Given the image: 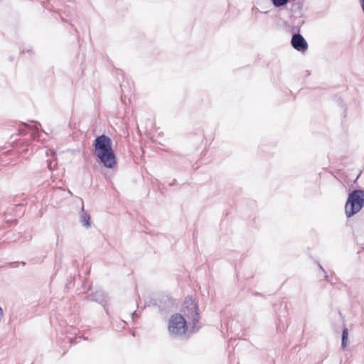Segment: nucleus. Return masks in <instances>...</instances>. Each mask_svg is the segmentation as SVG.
<instances>
[{
    "instance_id": "obj_1",
    "label": "nucleus",
    "mask_w": 364,
    "mask_h": 364,
    "mask_svg": "<svg viewBox=\"0 0 364 364\" xmlns=\"http://www.w3.org/2000/svg\"><path fill=\"white\" fill-rule=\"evenodd\" d=\"M93 146L95 156L105 167L113 168L117 165L112 141L108 136L102 134L97 136L94 140Z\"/></svg>"
},
{
    "instance_id": "obj_2",
    "label": "nucleus",
    "mask_w": 364,
    "mask_h": 364,
    "mask_svg": "<svg viewBox=\"0 0 364 364\" xmlns=\"http://www.w3.org/2000/svg\"><path fill=\"white\" fill-rule=\"evenodd\" d=\"M364 207V190L355 189L348 193L345 204V213L347 218L358 213Z\"/></svg>"
},
{
    "instance_id": "obj_3",
    "label": "nucleus",
    "mask_w": 364,
    "mask_h": 364,
    "mask_svg": "<svg viewBox=\"0 0 364 364\" xmlns=\"http://www.w3.org/2000/svg\"><path fill=\"white\" fill-rule=\"evenodd\" d=\"M168 330L171 336L182 338L188 330L187 321L180 314H173L168 320Z\"/></svg>"
},
{
    "instance_id": "obj_4",
    "label": "nucleus",
    "mask_w": 364,
    "mask_h": 364,
    "mask_svg": "<svg viewBox=\"0 0 364 364\" xmlns=\"http://www.w3.org/2000/svg\"><path fill=\"white\" fill-rule=\"evenodd\" d=\"M183 312V316L188 320L187 322H191L193 328H196L199 322L200 316L198 305L192 296L186 298Z\"/></svg>"
},
{
    "instance_id": "obj_5",
    "label": "nucleus",
    "mask_w": 364,
    "mask_h": 364,
    "mask_svg": "<svg viewBox=\"0 0 364 364\" xmlns=\"http://www.w3.org/2000/svg\"><path fill=\"white\" fill-rule=\"evenodd\" d=\"M291 44L296 50L299 52H305L308 49L306 41L299 32L292 35Z\"/></svg>"
},
{
    "instance_id": "obj_6",
    "label": "nucleus",
    "mask_w": 364,
    "mask_h": 364,
    "mask_svg": "<svg viewBox=\"0 0 364 364\" xmlns=\"http://www.w3.org/2000/svg\"><path fill=\"white\" fill-rule=\"evenodd\" d=\"M87 300L91 301H95L102 305L106 313L108 314L107 309H106V305L107 304V296L105 292L102 290L96 291L95 293H92L87 296Z\"/></svg>"
},
{
    "instance_id": "obj_7",
    "label": "nucleus",
    "mask_w": 364,
    "mask_h": 364,
    "mask_svg": "<svg viewBox=\"0 0 364 364\" xmlns=\"http://www.w3.org/2000/svg\"><path fill=\"white\" fill-rule=\"evenodd\" d=\"M23 127L18 129L19 134L24 135L26 134L28 132H31V136L33 139H36L38 136V129L41 127V124L37 122H31V124L27 125L26 124H23Z\"/></svg>"
},
{
    "instance_id": "obj_8",
    "label": "nucleus",
    "mask_w": 364,
    "mask_h": 364,
    "mask_svg": "<svg viewBox=\"0 0 364 364\" xmlns=\"http://www.w3.org/2000/svg\"><path fill=\"white\" fill-rule=\"evenodd\" d=\"M80 222L82 224V225L85 227L86 228H89L91 226L90 215L87 212L85 211L83 205H82V208H81V215L80 217Z\"/></svg>"
},
{
    "instance_id": "obj_9",
    "label": "nucleus",
    "mask_w": 364,
    "mask_h": 364,
    "mask_svg": "<svg viewBox=\"0 0 364 364\" xmlns=\"http://www.w3.org/2000/svg\"><path fill=\"white\" fill-rule=\"evenodd\" d=\"M348 331L347 328H344L342 332V338H341V348L344 349L346 346L347 341H348Z\"/></svg>"
},
{
    "instance_id": "obj_10",
    "label": "nucleus",
    "mask_w": 364,
    "mask_h": 364,
    "mask_svg": "<svg viewBox=\"0 0 364 364\" xmlns=\"http://www.w3.org/2000/svg\"><path fill=\"white\" fill-rule=\"evenodd\" d=\"M272 5L276 8L282 7L287 5L290 0H270Z\"/></svg>"
},
{
    "instance_id": "obj_11",
    "label": "nucleus",
    "mask_w": 364,
    "mask_h": 364,
    "mask_svg": "<svg viewBox=\"0 0 364 364\" xmlns=\"http://www.w3.org/2000/svg\"><path fill=\"white\" fill-rule=\"evenodd\" d=\"M286 328V326L284 324L282 323V320L280 318H279V323L277 325V329L279 331H284L285 330Z\"/></svg>"
},
{
    "instance_id": "obj_12",
    "label": "nucleus",
    "mask_w": 364,
    "mask_h": 364,
    "mask_svg": "<svg viewBox=\"0 0 364 364\" xmlns=\"http://www.w3.org/2000/svg\"><path fill=\"white\" fill-rule=\"evenodd\" d=\"M47 165L49 170L52 171L55 166L57 165V163H55L54 165H53V162L50 160H47Z\"/></svg>"
},
{
    "instance_id": "obj_13",
    "label": "nucleus",
    "mask_w": 364,
    "mask_h": 364,
    "mask_svg": "<svg viewBox=\"0 0 364 364\" xmlns=\"http://www.w3.org/2000/svg\"><path fill=\"white\" fill-rule=\"evenodd\" d=\"M318 267L320 268V269L324 273V278L326 281L328 282H331L329 279H328V276L326 272V270L323 269V267L318 263Z\"/></svg>"
},
{
    "instance_id": "obj_14",
    "label": "nucleus",
    "mask_w": 364,
    "mask_h": 364,
    "mask_svg": "<svg viewBox=\"0 0 364 364\" xmlns=\"http://www.w3.org/2000/svg\"><path fill=\"white\" fill-rule=\"evenodd\" d=\"M140 315V313H138L137 311H134L132 314V319H134L135 317H139Z\"/></svg>"
},
{
    "instance_id": "obj_15",
    "label": "nucleus",
    "mask_w": 364,
    "mask_h": 364,
    "mask_svg": "<svg viewBox=\"0 0 364 364\" xmlns=\"http://www.w3.org/2000/svg\"><path fill=\"white\" fill-rule=\"evenodd\" d=\"M77 338H71V337H69L68 338V340L70 341V343H77L78 341H77Z\"/></svg>"
},
{
    "instance_id": "obj_16",
    "label": "nucleus",
    "mask_w": 364,
    "mask_h": 364,
    "mask_svg": "<svg viewBox=\"0 0 364 364\" xmlns=\"http://www.w3.org/2000/svg\"><path fill=\"white\" fill-rule=\"evenodd\" d=\"M120 87H121V90H122V93H124V84H121Z\"/></svg>"
},
{
    "instance_id": "obj_17",
    "label": "nucleus",
    "mask_w": 364,
    "mask_h": 364,
    "mask_svg": "<svg viewBox=\"0 0 364 364\" xmlns=\"http://www.w3.org/2000/svg\"><path fill=\"white\" fill-rule=\"evenodd\" d=\"M62 191H63V190H62V189H60V188H58V189H56V190L55 191V193H59V192H62Z\"/></svg>"
},
{
    "instance_id": "obj_18",
    "label": "nucleus",
    "mask_w": 364,
    "mask_h": 364,
    "mask_svg": "<svg viewBox=\"0 0 364 364\" xmlns=\"http://www.w3.org/2000/svg\"><path fill=\"white\" fill-rule=\"evenodd\" d=\"M175 183H176V180L174 179V180H173V181H172V183H171L170 185H171V186H173V185H174V184H175Z\"/></svg>"
},
{
    "instance_id": "obj_19",
    "label": "nucleus",
    "mask_w": 364,
    "mask_h": 364,
    "mask_svg": "<svg viewBox=\"0 0 364 364\" xmlns=\"http://www.w3.org/2000/svg\"><path fill=\"white\" fill-rule=\"evenodd\" d=\"M150 306V304H145V306Z\"/></svg>"
},
{
    "instance_id": "obj_20",
    "label": "nucleus",
    "mask_w": 364,
    "mask_h": 364,
    "mask_svg": "<svg viewBox=\"0 0 364 364\" xmlns=\"http://www.w3.org/2000/svg\"><path fill=\"white\" fill-rule=\"evenodd\" d=\"M68 193L72 195V193L70 191H68Z\"/></svg>"
}]
</instances>
